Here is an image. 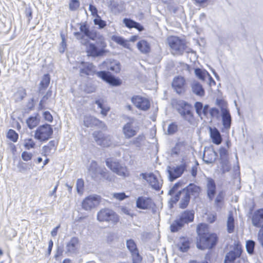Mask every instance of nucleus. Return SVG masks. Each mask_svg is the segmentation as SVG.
Returning <instances> with one entry per match:
<instances>
[{
    "label": "nucleus",
    "mask_w": 263,
    "mask_h": 263,
    "mask_svg": "<svg viewBox=\"0 0 263 263\" xmlns=\"http://www.w3.org/2000/svg\"><path fill=\"white\" fill-rule=\"evenodd\" d=\"M74 35L84 45H86L89 40L96 42V44L89 43L87 47V52L89 55L97 57L104 53L106 43L104 36L97 31L90 30L86 24L81 25L80 32H74Z\"/></svg>",
    "instance_id": "f257e3e1"
},
{
    "label": "nucleus",
    "mask_w": 263,
    "mask_h": 263,
    "mask_svg": "<svg viewBox=\"0 0 263 263\" xmlns=\"http://www.w3.org/2000/svg\"><path fill=\"white\" fill-rule=\"evenodd\" d=\"M200 191V186L194 183H190L186 187L177 192L174 196H172L170 201L172 203H176L180 200L179 207L182 209H185L190 203L191 197H197Z\"/></svg>",
    "instance_id": "f03ea898"
},
{
    "label": "nucleus",
    "mask_w": 263,
    "mask_h": 263,
    "mask_svg": "<svg viewBox=\"0 0 263 263\" xmlns=\"http://www.w3.org/2000/svg\"><path fill=\"white\" fill-rule=\"evenodd\" d=\"M197 233L199 236L197 242L198 248L201 250L210 249L216 245L217 241V235L215 234L208 233L205 224L198 225L197 228Z\"/></svg>",
    "instance_id": "7ed1b4c3"
},
{
    "label": "nucleus",
    "mask_w": 263,
    "mask_h": 263,
    "mask_svg": "<svg viewBox=\"0 0 263 263\" xmlns=\"http://www.w3.org/2000/svg\"><path fill=\"white\" fill-rule=\"evenodd\" d=\"M194 213L192 211H185L182 213L170 225V230L175 233L179 231L184 226L193 221Z\"/></svg>",
    "instance_id": "20e7f679"
},
{
    "label": "nucleus",
    "mask_w": 263,
    "mask_h": 263,
    "mask_svg": "<svg viewBox=\"0 0 263 263\" xmlns=\"http://www.w3.org/2000/svg\"><path fill=\"white\" fill-rule=\"evenodd\" d=\"M176 109L181 117L186 122L192 125L195 121L193 112L192 110V106L190 104L184 101L178 102Z\"/></svg>",
    "instance_id": "39448f33"
},
{
    "label": "nucleus",
    "mask_w": 263,
    "mask_h": 263,
    "mask_svg": "<svg viewBox=\"0 0 263 263\" xmlns=\"http://www.w3.org/2000/svg\"><path fill=\"white\" fill-rule=\"evenodd\" d=\"M128 121L122 127V133L125 139H130L136 136L139 130L138 126L134 125L135 119L128 118Z\"/></svg>",
    "instance_id": "423d86ee"
},
{
    "label": "nucleus",
    "mask_w": 263,
    "mask_h": 263,
    "mask_svg": "<svg viewBox=\"0 0 263 263\" xmlns=\"http://www.w3.org/2000/svg\"><path fill=\"white\" fill-rule=\"evenodd\" d=\"M97 219L100 222H111L116 223L118 221V215L109 209H103L100 210L97 214Z\"/></svg>",
    "instance_id": "0eeeda50"
},
{
    "label": "nucleus",
    "mask_w": 263,
    "mask_h": 263,
    "mask_svg": "<svg viewBox=\"0 0 263 263\" xmlns=\"http://www.w3.org/2000/svg\"><path fill=\"white\" fill-rule=\"evenodd\" d=\"M53 134V129L49 124H44L37 127L35 130L34 137L40 141L48 140Z\"/></svg>",
    "instance_id": "6e6552de"
},
{
    "label": "nucleus",
    "mask_w": 263,
    "mask_h": 263,
    "mask_svg": "<svg viewBox=\"0 0 263 263\" xmlns=\"http://www.w3.org/2000/svg\"><path fill=\"white\" fill-rule=\"evenodd\" d=\"M168 44L174 54H182L185 50L186 45L184 41L178 37L172 36L168 39Z\"/></svg>",
    "instance_id": "1a4fd4ad"
},
{
    "label": "nucleus",
    "mask_w": 263,
    "mask_h": 263,
    "mask_svg": "<svg viewBox=\"0 0 263 263\" xmlns=\"http://www.w3.org/2000/svg\"><path fill=\"white\" fill-rule=\"evenodd\" d=\"M95 141L98 145L103 147H109L112 144V137L102 132L96 131L92 134Z\"/></svg>",
    "instance_id": "9d476101"
},
{
    "label": "nucleus",
    "mask_w": 263,
    "mask_h": 263,
    "mask_svg": "<svg viewBox=\"0 0 263 263\" xmlns=\"http://www.w3.org/2000/svg\"><path fill=\"white\" fill-rule=\"evenodd\" d=\"M186 164L183 163L176 167L168 166L167 172L168 174V177L171 181H173L179 177L186 169Z\"/></svg>",
    "instance_id": "9b49d317"
},
{
    "label": "nucleus",
    "mask_w": 263,
    "mask_h": 263,
    "mask_svg": "<svg viewBox=\"0 0 263 263\" xmlns=\"http://www.w3.org/2000/svg\"><path fill=\"white\" fill-rule=\"evenodd\" d=\"M100 197L98 195H90L86 197L82 203V208L86 211H90L98 205Z\"/></svg>",
    "instance_id": "f8f14e48"
},
{
    "label": "nucleus",
    "mask_w": 263,
    "mask_h": 263,
    "mask_svg": "<svg viewBox=\"0 0 263 263\" xmlns=\"http://www.w3.org/2000/svg\"><path fill=\"white\" fill-rule=\"evenodd\" d=\"M83 122L84 125L87 127L97 126L102 129H106V126L103 122L91 116H85Z\"/></svg>",
    "instance_id": "ddd939ff"
},
{
    "label": "nucleus",
    "mask_w": 263,
    "mask_h": 263,
    "mask_svg": "<svg viewBox=\"0 0 263 263\" xmlns=\"http://www.w3.org/2000/svg\"><path fill=\"white\" fill-rule=\"evenodd\" d=\"M140 176L146 180L152 187L156 190H159L162 186L161 181H159L157 177L153 173H141Z\"/></svg>",
    "instance_id": "4468645a"
},
{
    "label": "nucleus",
    "mask_w": 263,
    "mask_h": 263,
    "mask_svg": "<svg viewBox=\"0 0 263 263\" xmlns=\"http://www.w3.org/2000/svg\"><path fill=\"white\" fill-rule=\"evenodd\" d=\"M96 74L98 77L113 86H119L121 84L119 79L111 76L108 72L101 71L97 72Z\"/></svg>",
    "instance_id": "2eb2a0df"
},
{
    "label": "nucleus",
    "mask_w": 263,
    "mask_h": 263,
    "mask_svg": "<svg viewBox=\"0 0 263 263\" xmlns=\"http://www.w3.org/2000/svg\"><path fill=\"white\" fill-rule=\"evenodd\" d=\"M132 102L138 108L142 110H147L150 107V102L146 98L140 96L132 98Z\"/></svg>",
    "instance_id": "dca6fc26"
},
{
    "label": "nucleus",
    "mask_w": 263,
    "mask_h": 263,
    "mask_svg": "<svg viewBox=\"0 0 263 263\" xmlns=\"http://www.w3.org/2000/svg\"><path fill=\"white\" fill-rule=\"evenodd\" d=\"M79 248V239L73 237L71 238L66 246V253L68 255L77 253Z\"/></svg>",
    "instance_id": "f3484780"
},
{
    "label": "nucleus",
    "mask_w": 263,
    "mask_h": 263,
    "mask_svg": "<svg viewBox=\"0 0 263 263\" xmlns=\"http://www.w3.org/2000/svg\"><path fill=\"white\" fill-rule=\"evenodd\" d=\"M241 253V248L237 245L233 251H230L226 254L224 261L229 263H233L237 258L240 256Z\"/></svg>",
    "instance_id": "a211bd4d"
},
{
    "label": "nucleus",
    "mask_w": 263,
    "mask_h": 263,
    "mask_svg": "<svg viewBox=\"0 0 263 263\" xmlns=\"http://www.w3.org/2000/svg\"><path fill=\"white\" fill-rule=\"evenodd\" d=\"M172 85L177 93L181 94L184 91L185 80L183 77L175 78Z\"/></svg>",
    "instance_id": "6ab92c4d"
},
{
    "label": "nucleus",
    "mask_w": 263,
    "mask_h": 263,
    "mask_svg": "<svg viewBox=\"0 0 263 263\" xmlns=\"http://www.w3.org/2000/svg\"><path fill=\"white\" fill-rule=\"evenodd\" d=\"M252 221L254 226L263 228V209H259L254 213Z\"/></svg>",
    "instance_id": "aec40b11"
},
{
    "label": "nucleus",
    "mask_w": 263,
    "mask_h": 263,
    "mask_svg": "<svg viewBox=\"0 0 263 263\" xmlns=\"http://www.w3.org/2000/svg\"><path fill=\"white\" fill-rule=\"evenodd\" d=\"M80 73L81 76L84 75H92L95 72V66L92 63L82 62L79 66Z\"/></svg>",
    "instance_id": "412c9836"
},
{
    "label": "nucleus",
    "mask_w": 263,
    "mask_h": 263,
    "mask_svg": "<svg viewBox=\"0 0 263 263\" xmlns=\"http://www.w3.org/2000/svg\"><path fill=\"white\" fill-rule=\"evenodd\" d=\"M222 124L226 129H230L231 125V116L228 109L223 107H221Z\"/></svg>",
    "instance_id": "4be33fe9"
},
{
    "label": "nucleus",
    "mask_w": 263,
    "mask_h": 263,
    "mask_svg": "<svg viewBox=\"0 0 263 263\" xmlns=\"http://www.w3.org/2000/svg\"><path fill=\"white\" fill-rule=\"evenodd\" d=\"M153 202L151 199L145 197H139L136 201V206L141 209H148L151 208Z\"/></svg>",
    "instance_id": "5701e85b"
},
{
    "label": "nucleus",
    "mask_w": 263,
    "mask_h": 263,
    "mask_svg": "<svg viewBox=\"0 0 263 263\" xmlns=\"http://www.w3.org/2000/svg\"><path fill=\"white\" fill-rule=\"evenodd\" d=\"M217 157V154L213 149L205 151L203 154V160L206 164L212 163L215 162Z\"/></svg>",
    "instance_id": "b1692460"
},
{
    "label": "nucleus",
    "mask_w": 263,
    "mask_h": 263,
    "mask_svg": "<svg viewBox=\"0 0 263 263\" xmlns=\"http://www.w3.org/2000/svg\"><path fill=\"white\" fill-rule=\"evenodd\" d=\"M206 187L208 196L210 200H212L216 193V184L213 179L210 178H207Z\"/></svg>",
    "instance_id": "393cba45"
},
{
    "label": "nucleus",
    "mask_w": 263,
    "mask_h": 263,
    "mask_svg": "<svg viewBox=\"0 0 263 263\" xmlns=\"http://www.w3.org/2000/svg\"><path fill=\"white\" fill-rule=\"evenodd\" d=\"M210 137L212 139L213 142L217 145L220 144L222 141V138L218 130L216 128H212L210 127Z\"/></svg>",
    "instance_id": "a878e982"
},
{
    "label": "nucleus",
    "mask_w": 263,
    "mask_h": 263,
    "mask_svg": "<svg viewBox=\"0 0 263 263\" xmlns=\"http://www.w3.org/2000/svg\"><path fill=\"white\" fill-rule=\"evenodd\" d=\"M56 149V142L54 140H51L49 142L47 145H45L42 148V155L46 156L51 153L52 151H54Z\"/></svg>",
    "instance_id": "bb28decb"
},
{
    "label": "nucleus",
    "mask_w": 263,
    "mask_h": 263,
    "mask_svg": "<svg viewBox=\"0 0 263 263\" xmlns=\"http://www.w3.org/2000/svg\"><path fill=\"white\" fill-rule=\"evenodd\" d=\"M123 23H124L125 25L129 28H135L139 31H141L144 30L143 27L141 26L139 23L135 22L131 19L124 18L123 20Z\"/></svg>",
    "instance_id": "cd10ccee"
},
{
    "label": "nucleus",
    "mask_w": 263,
    "mask_h": 263,
    "mask_svg": "<svg viewBox=\"0 0 263 263\" xmlns=\"http://www.w3.org/2000/svg\"><path fill=\"white\" fill-rule=\"evenodd\" d=\"M190 242L187 237H180L178 244L179 250L182 252H186L190 248Z\"/></svg>",
    "instance_id": "c85d7f7f"
},
{
    "label": "nucleus",
    "mask_w": 263,
    "mask_h": 263,
    "mask_svg": "<svg viewBox=\"0 0 263 263\" xmlns=\"http://www.w3.org/2000/svg\"><path fill=\"white\" fill-rule=\"evenodd\" d=\"M192 89L193 93L198 96L202 97L204 95V90L198 82L195 81L192 84Z\"/></svg>",
    "instance_id": "c756f323"
},
{
    "label": "nucleus",
    "mask_w": 263,
    "mask_h": 263,
    "mask_svg": "<svg viewBox=\"0 0 263 263\" xmlns=\"http://www.w3.org/2000/svg\"><path fill=\"white\" fill-rule=\"evenodd\" d=\"M138 49L143 53H147L150 51L149 44L145 40H141L137 43Z\"/></svg>",
    "instance_id": "7c9ffc66"
},
{
    "label": "nucleus",
    "mask_w": 263,
    "mask_h": 263,
    "mask_svg": "<svg viewBox=\"0 0 263 263\" xmlns=\"http://www.w3.org/2000/svg\"><path fill=\"white\" fill-rule=\"evenodd\" d=\"M100 170V167L98 166L97 163L92 161L90 163L88 171L92 178H96L99 174V171Z\"/></svg>",
    "instance_id": "2f4dec72"
},
{
    "label": "nucleus",
    "mask_w": 263,
    "mask_h": 263,
    "mask_svg": "<svg viewBox=\"0 0 263 263\" xmlns=\"http://www.w3.org/2000/svg\"><path fill=\"white\" fill-rule=\"evenodd\" d=\"M50 81V76L48 74H44L40 83L39 87V93H42L43 90H45L48 86Z\"/></svg>",
    "instance_id": "473e14b6"
},
{
    "label": "nucleus",
    "mask_w": 263,
    "mask_h": 263,
    "mask_svg": "<svg viewBox=\"0 0 263 263\" xmlns=\"http://www.w3.org/2000/svg\"><path fill=\"white\" fill-rule=\"evenodd\" d=\"M235 228L234 219L232 213L229 214L227 220V230L229 233L233 232Z\"/></svg>",
    "instance_id": "72a5a7b5"
},
{
    "label": "nucleus",
    "mask_w": 263,
    "mask_h": 263,
    "mask_svg": "<svg viewBox=\"0 0 263 263\" xmlns=\"http://www.w3.org/2000/svg\"><path fill=\"white\" fill-rule=\"evenodd\" d=\"M26 96V90L24 88L19 89L14 94L15 100L16 102L22 101Z\"/></svg>",
    "instance_id": "f704fd0d"
},
{
    "label": "nucleus",
    "mask_w": 263,
    "mask_h": 263,
    "mask_svg": "<svg viewBox=\"0 0 263 263\" xmlns=\"http://www.w3.org/2000/svg\"><path fill=\"white\" fill-rule=\"evenodd\" d=\"M178 130V126L176 122L170 123L167 127L166 134L169 135H172L175 134Z\"/></svg>",
    "instance_id": "c9c22d12"
},
{
    "label": "nucleus",
    "mask_w": 263,
    "mask_h": 263,
    "mask_svg": "<svg viewBox=\"0 0 263 263\" xmlns=\"http://www.w3.org/2000/svg\"><path fill=\"white\" fill-rule=\"evenodd\" d=\"M106 164L108 167L115 173L120 165L119 163L112 161L111 159H106Z\"/></svg>",
    "instance_id": "e433bc0d"
},
{
    "label": "nucleus",
    "mask_w": 263,
    "mask_h": 263,
    "mask_svg": "<svg viewBox=\"0 0 263 263\" xmlns=\"http://www.w3.org/2000/svg\"><path fill=\"white\" fill-rule=\"evenodd\" d=\"M26 123L30 129H32L37 126L39 121L36 117H30L26 120Z\"/></svg>",
    "instance_id": "4c0bfd02"
},
{
    "label": "nucleus",
    "mask_w": 263,
    "mask_h": 263,
    "mask_svg": "<svg viewBox=\"0 0 263 263\" xmlns=\"http://www.w3.org/2000/svg\"><path fill=\"white\" fill-rule=\"evenodd\" d=\"M195 73L196 76L200 80H204L206 75L209 74L208 72L205 70H203L200 68H196L195 69Z\"/></svg>",
    "instance_id": "58836bf2"
},
{
    "label": "nucleus",
    "mask_w": 263,
    "mask_h": 263,
    "mask_svg": "<svg viewBox=\"0 0 263 263\" xmlns=\"http://www.w3.org/2000/svg\"><path fill=\"white\" fill-rule=\"evenodd\" d=\"M111 40L124 47H127L126 41L121 36L112 35L111 36Z\"/></svg>",
    "instance_id": "ea45409f"
},
{
    "label": "nucleus",
    "mask_w": 263,
    "mask_h": 263,
    "mask_svg": "<svg viewBox=\"0 0 263 263\" xmlns=\"http://www.w3.org/2000/svg\"><path fill=\"white\" fill-rule=\"evenodd\" d=\"M52 91L48 90L46 95L43 96L40 102L39 107L41 109H44V105L46 103V101L51 96Z\"/></svg>",
    "instance_id": "a19ab883"
},
{
    "label": "nucleus",
    "mask_w": 263,
    "mask_h": 263,
    "mask_svg": "<svg viewBox=\"0 0 263 263\" xmlns=\"http://www.w3.org/2000/svg\"><path fill=\"white\" fill-rule=\"evenodd\" d=\"M255 243L253 240H249L247 241L246 248L247 252L250 254H253Z\"/></svg>",
    "instance_id": "79ce46f5"
},
{
    "label": "nucleus",
    "mask_w": 263,
    "mask_h": 263,
    "mask_svg": "<svg viewBox=\"0 0 263 263\" xmlns=\"http://www.w3.org/2000/svg\"><path fill=\"white\" fill-rule=\"evenodd\" d=\"M144 136L143 134L139 135L129 142L130 144H134L137 147H140L141 142L143 141Z\"/></svg>",
    "instance_id": "37998d69"
},
{
    "label": "nucleus",
    "mask_w": 263,
    "mask_h": 263,
    "mask_svg": "<svg viewBox=\"0 0 263 263\" xmlns=\"http://www.w3.org/2000/svg\"><path fill=\"white\" fill-rule=\"evenodd\" d=\"M95 25H98L99 29H103L106 26L105 21L102 20L99 15H97V17L94 19Z\"/></svg>",
    "instance_id": "c03bdc74"
},
{
    "label": "nucleus",
    "mask_w": 263,
    "mask_h": 263,
    "mask_svg": "<svg viewBox=\"0 0 263 263\" xmlns=\"http://www.w3.org/2000/svg\"><path fill=\"white\" fill-rule=\"evenodd\" d=\"M133 263H140L142 260V257L139 253L138 250L130 252Z\"/></svg>",
    "instance_id": "a18cd8bd"
},
{
    "label": "nucleus",
    "mask_w": 263,
    "mask_h": 263,
    "mask_svg": "<svg viewBox=\"0 0 263 263\" xmlns=\"http://www.w3.org/2000/svg\"><path fill=\"white\" fill-rule=\"evenodd\" d=\"M118 175L126 177L129 175L128 171L127 168L124 166H119L117 171L115 172Z\"/></svg>",
    "instance_id": "49530a36"
},
{
    "label": "nucleus",
    "mask_w": 263,
    "mask_h": 263,
    "mask_svg": "<svg viewBox=\"0 0 263 263\" xmlns=\"http://www.w3.org/2000/svg\"><path fill=\"white\" fill-rule=\"evenodd\" d=\"M18 134L13 129H9L7 133V138L15 142L17 140Z\"/></svg>",
    "instance_id": "de8ad7c7"
},
{
    "label": "nucleus",
    "mask_w": 263,
    "mask_h": 263,
    "mask_svg": "<svg viewBox=\"0 0 263 263\" xmlns=\"http://www.w3.org/2000/svg\"><path fill=\"white\" fill-rule=\"evenodd\" d=\"M126 246L130 252L138 250L136 244L133 239H129L126 241Z\"/></svg>",
    "instance_id": "09e8293b"
},
{
    "label": "nucleus",
    "mask_w": 263,
    "mask_h": 263,
    "mask_svg": "<svg viewBox=\"0 0 263 263\" xmlns=\"http://www.w3.org/2000/svg\"><path fill=\"white\" fill-rule=\"evenodd\" d=\"M35 145V142L32 139H27L24 140V145L27 149L34 148Z\"/></svg>",
    "instance_id": "8fccbe9b"
},
{
    "label": "nucleus",
    "mask_w": 263,
    "mask_h": 263,
    "mask_svg": "<svg viewBox=\"0 0 263 263\" xmlns=\"http://www.w3.org/2000/svg\"><path fill=\"white\" fill-rule=\"evenodd\" d=\"M84 181L82 179H78L77 180L76 187L78 193L82 194L84 188Z\"/></svg>",
    "instance_id": "3c124183"
},
{
    "label": "nucleus",
    "mask_w": 263,
    "mask_h": 263,
    "mask_svg": "<svg viewBox=\"0 0 263 263\" xmlns=\"http://www.w3.org/2000/svg\"><path fill=\"white\" fill-rule=\"evenodd\" d=\"M80 6V3L78 0H70L69 4V9L71 11L76 10Z\"/></svg>",
    "instance_id": "603ef678"
},
{
    "label": "nucleus",
    "mask_w": 263,
    "mask_h": 263,
    "mask_svg": "<svg viewBox=\"0 0 263 263\" xmlns=\"http://www.w3.org/2000/svg\"><path fill=\"white\" fill-rule=\"evenodd\" d=\"M219 156L221 160H226L228 157V151L224 147H220L219 151Z\"/></svg>",
    "instance_id": "864d4df0"
},
{
    "label": "nucleus",
    "mask_w": 263,
    "mask_h": 263,
    "mask_svg": "<svg viewBox=\"0 0 263 263\" xmlns=\"http://www.w3.org/2000/svg\"><path fill=\"white\" fill-rule=\"evenodd\" d=\"M99 174H100L103 178L106 180L111 179L109 178L108 173L105 168L100 167V170L99 171Z\"/></svg>",
    "instance_id": "5fc2aeb1"
},
{
    "label": "nucleus",
    "mask_w": 263,
    "mask_h": 263,
    "mask_svg": "<svg viewBox=\"0 0 263 263\" xmlns=\"http://www.w3.org/2000/svg\"><path fill=\"white\" fill-rule=\"evenodd\" d=\"M202 103L199 102H197L195 104V108L196 109V113L199 117L201 115V110L202 109Z\"/></svg>",
    "instance_id": "6e6d98bb"
},
{
    "label": "nucleus",
    "mask_w": 263,
    "mask_h": 263,
    "mask_svg": "<svg viewBox=\"0 0 263 263\" xmlns=\"http://www.w3.org/2000/svg\"><path fill=\"white\" fill-rule=\"evenodd\" d=\"M21 157L24 161H28L31 159L32 155L30 153H28L27 152H23L22 153Z\"/></svg>",
    "instance_id": "4d7b16f0"
},
{
    "label": "nucleus",
    "mask_w": 263,
    "mask_h": 263,
    "mask_svg": "<svg viewBox=\"0 0 263 263\" xmlns=\"http://www.w3.org/2000/svg\"><path fill=\"white\" fill-rule=\"evenodd\" d=\"M180 186V183L179 182L175 183L174 186L169 190L168 194L170 195L173 196V195L177 192V189Z\"/></svg>",
    "instance_id": "13d9d810"
},
{
    "label": "nucleus",
    "mask_w": 263,
    "mask_h": 263,
    "mask_svg": "<svg viewBox=\"0 0 263 263\" xmlns=\"http://www.w3.org/2000/svg\"><path fill=\"white\" fill-rule=\"evenodd\" d=\"M210 114L212 117L218 118L219 111V109L216 108H212L210 110Z\"/></svg>",
    "instance_id": "bf43d9fd"
},
{
    "label": "nucleus",
    "mask_w": 263,
    "mask_h": 263,
    "mask_svg": "<svg viewBox=\"0 0 263 263\" xmlns=\"http://www.w3.org/2000/svg\"><path fill=\"white\" fill-rule=\"evenodd\" d=\"M108 69L111 71H114L116 73L119 72L120 70V64L116 63L114 65H111L108 67Z\"/></svg>",
    "instance_id": "052dcab7"
},
{
    "label": "nucleus",
    "mask_w": 263,
    "mask_h": 263,
    "mask_svg": "<svg viewBox=\"0 0 263 263\" xmlns=\"http://www.w3.org/2000/svg\"><path fill=\"white\" fill-rule=\"evenodd\" d=\"M223 198V195L222 192H220L217 196L215 199V204L217 206H219V203H221Z\"/></svg>",
    "instance_id": "680f3d73"
},
{
    "label": "nucleus",
    "mask_w": 263,
    "mask_h": 263,
    "mask_svg": "<svg viewBox=\"0 0 263 263\" xmlns=\"http://www.w3.org/2000/svg\"><path fill=\"white\" fill-rule=\"evenodd\" d=\"M113 197L119 200H122L126 197V196L124 193H119L114 194Z\"/></svg>",
    "instance_id": "e2e57ef3"
},
{
    "label": "nucleus",
    "mask_w": 263,
    "mask_h": 263,
    "mask_svg": "<svg viewBox=\"0 0 263 263\" xmlns=\"http://www.w3.org/2000/svg\"><path fill=\"white\" fill-rule=\"evenodd\" d=\"M43 115H44V117L46 121H49V122L52 121V120H53L52 116L49 111H45L44 112Z\"/></svg>",
    "instance_id": "0e129e2a"
},
{
    "label": "nucleus",
    "mask_w": 263,
    "mask_h": 263,
    "mask_svg": "<svg viewBox=\"0 0 263 263\" xmlns=\"http://www.w3.org/2000/svg\"><path fill=\"white\" fill-rule=\"evenodd\" d=\"M89 10L91 12V14L93 16H95V15L97 16V15H98V14H97L98 11H97L96 7L95 6L90 4L89 6Z\"/></svg>",
    "instance_id": "69168bd1"
},
{
    "label": "nucleus",
    "mask_w": 263,
    "mask_h": 263,
    "mask_svg": "<svg viewBox=\"0 0 263 263\" xmlns=\"http://www.w3.org/2000/svg\"><path fill=\"white\" fill-rule=\"evenodd\" d=\"M101 114L103 116H106L107 114V112H108L109 110V108L107 107V106H103L102 108H101Z\"/></svg>",
    "instance_id": "338daca9"
},
{
    "label": "nucleus",
    "mask_w": 263,
    "mask_h": 263,
    "mask_svg": "<svg viewBox=\"0 0 263 263\" xmlns=\"http://www.w3.org/2000/svg\"><path fill=\"white\" fill-rule=\"evenodd\" d=\"M209 105H205L202 107V109L201 110V112L203 114L204 116H206L208 114V109H209Z\"/></svg>",
    "instance_id": "774afa93"
}]
</instances>
